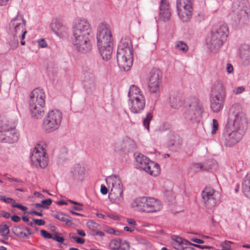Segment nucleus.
I'll use <instances>...</instances> for the list:
<instances>
[{"mask_svg": "<svg viewBox=\"0 0 250 250\" xmlns=\"http://www.w3.org/2000/svg\"><path fill=\"white\" fill-rule=\"evenodd\" d=\"M192 168L198 170L199 169L202 170H207V167L202 163H196L192 165Z\"/></svg>", "mask_w": 250, "mask_h": 250, "instance_id": "obj_45", "label": "nucleus"}, {"mask_svg": "<svg viewBox=\"0 0 250 250\" xmlns=\"http://www.w3.org/2000/svg\"><path fill=\"white\" fill-rule=\"evenodd\" d=\"M182 100L180 99L178 94L173 93H171L169 97V104L170 106L175 109H178L182 105Z\"/></svg>", "mask_w": 250, "mask_h": 250, "instance_id": "obj_29", "label": "nucleus"}, {"mask_svg": "<svg viewBox=\"0 0 250 250\" xmlns=\"http://www.w3.org/2000/svg\"><path fill=\"white\" fill-rule=\"evenodd\" d=\"M159 10V18L164 21L169 20L171 16V12L169 3L167 0H161Z\"/></svg>", "mask_w": 250, "mask_h": 250, "instance_id": "obj_20", "label": "nucleus"}, {"mask_svg": "<svg viewBox=\"0 0 250 250\" xmlns=\"http://www.w3.org/2000/svg\"><path fill=\"white\" fill-rule=\"evenodd\" d=\"M30 159L33 166L44 168L48 165V158L42 146L38 145L33 150Z\"/></svg>", "mask_w": 250, "mask_h": 250, "instance_id": "obj_12", "label": "nucleus"}, {"mask_svg": "<svg viewBox=\"0 0 250 250\" xmlns=\"http://www.w3.org/2000/svg\"><path fill=\"white\" fill-rule=\"evenodd\" d=\"M111 179L112 188L108 196L113 203L119 204L124 200L122 183L120 179L117 176L112 177Z\"/></svg>", "mask_w": 250, "mask_h": 250, "instance_id": "obj_13", "label": "nucleus"}, {"mask_svg": "<svg viewBox=\"0 0 250 250\" xmlns=\"http://www.w3.org/2000/svg\"><path fill=\"white\" fill-rule=\"evenodd\" d=\"M41 235L45 238L52 239L53 236L47 231L42 229L41 230Z\"/></svg>", "mask_w": 250, "mask_h": 250, "instance_id": "obj_49", "label": "nucleus"}, {"mask_svg": "<svg viewBox=\"0 0 250 250\" xmlns=\"http://www.w3.org/2000/svg\"><path fill=\"white\" fill-rule=\"evenodd\" d=\"M1 133L0 139L3 142L13 144L18 140L19 133L12 126L10 127V129L3 131Z\"/></svg>", "mask_w": 250, "mask_h": 250, "instance_id": "obj_18", "label": "nucleus"}, {"mask_svg": "<svg viewBox=\"0 0 250 250\" xmlns=\"http://www.w3.org/2000/svg\"><path fill=\"white\" fill-rule=\"evenodd\" d=\"M117 61L119 67L125 71L130 69L133 62V50L129 39H122L118 45Z\"/></svg>", "mask_w": 250, "mask_h": 250, "instance_id": "obj_2", "label": "nucleus"}, {"mask_svg": "<svg viewBox=\"0 0 250 250\" xmlns=\"http://www.w3.org/2000/svg\"><path fill=\"white\" fill-rule=\"evenodd\" d=\"M52 200L48 198L47 199L43 200L41 201L43 208H48V207L52 204Z\"/></svg>", "mask_w": 250, "mask_h": 250, "instance_id": "obj_46", "label": "nucleus"}, {"mask_svg": "<svg viewBox=\"0 0 250 250\" xmlns=\"http://www.w3.org/2000/svg\"><path fill=\"white\" fill-rule=\"evenodd\" d=\"M11 220L15 222H19L21 220V218L16 215H13L11 217Z\"/></svg>", "mask_w": 250, "mask_h": 250, "instance_id": "obj_61", "label": "nucleus"}, {"mask_svg": "<svg viewBox=\"0 0 250 250\" xmlns=\"http://www.w3.org/2000/svg\"><path fill=\"white\" fill-rule=\"evenodd\" d=\"M72 31V43L74 48L83 53L89 52L91 48L90 37L92 30L88 21L82 18L76 20Z\"/></svg>", "mask_w": 250, "mask_h": 250, "instance_id": "obj_1", "label": "nucleus"}, {"mask_svg": "<svg viewBox=\"0 0 250 250\" xmlns=\"http://www.w3.org/2000/svg\"><path fill=\"white\" fill-rule=\"evenodd\" d=\"M239 56L244 65L250 64V46L248 44H243L240 47Z\"/></svg>", "mask_w": 250, "mask_h": 250, "instance_id": "obj_24", "label": "nucleus"}, {"mask_svg": "<svg viewBox=\"0 0 250 250\" xmlns=\"http://www.w3.org/2000/svg\"><path fill=\"white\" fill-rule=\"evenodd\" d=\"M49 27L51 30L59 37L67 31V28L62 24L61 20L57 18L52 20Z\"/></svg>", "mask_w": 250, "mask_h": 250, "instance_id": "obj_21", "label": "nucleus"}, {"mask_svg": "<svg viewBox=\"0 0 250 250\" xmlns=\"http://www.w3.org/2000/svg\"><path fill=\"white\" fill-rule=\"evenodd\" d=\"M97 46L113 44V39L109 25L101 23L97 28Z\"/></svg>", "mask_w": 250, "mask_h": 250, "instance_id": "obj_10", "label": "nucleus"}, {"mask_svg": "<svg viewBox=\"0 0 250 250\" xmlns=\"http://www.w3.org/2000/svg\"><path fill=\"white\" fill-rule=\"evenodd\" d=\"M185 118L190 121L199 120L203 116V109L199 100L193 97L189 99L186 104Z\"/></svg>", "mask_w": 250, "mask_h": 250, "instance_id": "obj_7", "label": "nucleus"}, {"mask_svg": "<svg viewBox=\"0 0 250 250\" xmlns=\"http://www.w3.org/2000/svg\"><path fill=\"white\" fill-rule=\"evenodd\" d=\"M191 240L198 244H203L204 243V241L203 240L197 238H192Z\"/></svg>", "mask_w": 250, "mask_h": 250, "instance_id": "obj_63", "label": "nucleus"}, {"mask_svg": "<svg viewBox=\"0 0 250 250\" xmlns=\"http://www.w3.org/2000/svg\"><path fill=\"white\" fill-rule=\"evenodd\" d=\"M62 113L58 109L49 111L43 120V127L47 132L57 129L62 120Z\"/></svg>", "mask_w": 250, "mask_h": 250, "instance_id": "obj_8", "label": "nucleus"}, {"mask_svg": "<svg viewBox=\"0 0 250 250\" xmlns=\"http://www.w3.org/2000/svg\"><path fill=\"white\" fill-rule=\"evenodd\" d=\"M162 75L160 69L154 68L151 70L148 84L150 92L156 93L160 91Z\"/></svg>", "mask_w": 250, "mask_h": 250, "instance_id": "obj_15", "label": "nucleus"}, {"mask_svg": "<svg viewBox=\"0 0 250 250\" xmlns=\"http://www.w3.org/2000/svg\"><path fill=\"white\" fill-rule=\"evenodd\" d=\"M132 207L142 212L151 213L160 210L162 205L159 201L153 198L141 197L135 199Z\"/></svg>", "mask_w": 250, "mask_h": 250, "instance_id": "obj_5", "label": "nucleus"}, {"mask_svg": "<svg viewBox=\"0 0 250 250\" xmlns=\"http://www.w3.org/2000/svg\"><path fill=\"white\" fill-rule=\"evenodd\" d=\"M247 124V119L242 111L240 105L238 104H233L230 108L229 117L225 126L245 133Z\"/></svg>", "mask_w": 250, "mask_h": 250, "instance_id": "obj_4", "label": "nucleus"}, {"mask_svg": "<svg viewBox=\"0 0 250 250\" xmlns=\"http://www.w3.org/2000/svg\"><path fill=\"white\" fill-rule=\"evenodd\" d=\"M121 246V240L114 239L110 243V247L112 250H119Z\"/></svg>", "mask_w": 250, "mask_h": 250, "instance_id": "obj_39", "label": "nucleus"}, {"mask_svg": "<svg viewBox=\"0 0 250 250\" xmlns=\"http://www.w3.org/2000/svg\"><path fill=\"white\" fill-rule=\"evenodd\" d=\"M0 200L7 203H11L14 202V200L12 198L9 197L6 198L4 196H0Z\"/></svg>", "mask_w": 250, "mask_h": 250, "instance_id": "obj_52", "label": "nucleus"}, {"mask_svg": "<svg viewBox=\"0 0 250 250\" xmlns=\"http://www.w3.org/2000/svg\"><path fill=\"white\" fill-rule=\"evenodd\" d=\"M11 123L8 118L4 115H0V132L10 129Z\"/></svg>", "mask_w": 250, "mask_h": 250, "instance_id": "obj_34", "label": "nucleus"}, {"mask_svg": "<svg viewBox=\"0 0 250 250\" xmlns=\"http://www.w3.org/2000/svg\"><path fill=\"white\" fill-rule=\"evenodd\" d=\"M205 18V16L203 13H199L196 17H195V20L196 21L198 22H201L202 21H204Z\"/></svg>", "mask_w": 250, "mask_h": 250, "instance_id": "obj_51", "label": "nucleus"}, {"mask_svg": "<svg viewBox=\"0 0 250 250\" xmlns=\"http://www.w3.org/2000/svg\"><path fill=\"white\" fill-rule=\"evenodd\" d=\"M128 96L129 99L139 97V96H144L141 93L139 88L135 85L130 86Z\"/></svg>", "mask_w": 250, "mask_h": 250, "instance_id": "obj_35", "label": "nucleus"}, {"mask_svg": "<svg viewBox=\"0 0 250 250\" xmlns=\"http://www.w3.org/2000/svg\"><path fill=\"white\" fill-rule=\"evenodd\" d=\"M242 188L244 195L250 198V171L247 173L243 179Z\"/></svg>", "mask_w": 250, "mask_h": 250, "instance_id": "obj_30", "label": "nucleus"}, {"mask_svg": "<svg viewBox=\"0 0 250 250\" xmlns=\"http://www.w3.org/2000/svg\"><path fill=\"white\" fill-rule=\"evenodd\" d=\"M227 72L229 73L230 74V73H232L233 71V68L232 65L229 63L227 64Z\"/></svg>", "mask_w": 250, "mask_h": 250, "instance_id": "obj_62", "label": "nucleus"}, {"mask_svg": "<svg viewBox=\"0 0 250 250\" xmlns=\"http://www.w3.org/2000/svg\"><path fill=\"white\" fill-rule=\"evenodd\" d=\"M33 221L36 225L38 226H43L45 223V221L42 219H33Z\"/></svg>", "mask_w": 250, "mask_h": 250, "instance_id": "obj_53", "label": "nucleus"}, {"mask_svg": "<svg viewBox=\"0 0 250 250\" xmlns=\"http://www.w3.org/2000/svg\"><path fill=\"white\" fill-rule=\"evenodd\" d=\"M100 191L102 194L105 195L107 194L108 190L104 185H102Z\"/></svg>", "mask_w": 250, "mask_h": 250, "instance_id": "obj_58", "label": "nucleus"}, {"mask_svg": "<svg viewBox=\"0 0 250 250\" xmlns=\"http://www.w3.org/2000/svg\"><path fill=\"white\" fill-rule=\"evenodd\" d=\"M38 45L40 47L43 48L47 46L46 42L44 39H42L38 41Z\"/></svg>", "mask_w": 250, "mask_h": 250, "instance_id": "obj_54", "label": "nucleus"}, {"mask_svg": "<svg viewBox=\"0 0 250 250\" xmlns=\"http://www.w3.org/2000/svg\"><path fill=\"white\" fill-rule=\"evenodd\" d=\"M92 235L93 236L99 235L101 237H103V236H104V233L103 231H98L97 230L96 231L93 232V233H92Z\"/></svg>", "mask_w": 250, "mask_h": 250, "instance_id": "obj_60", "label": "nucleus"}, {"mask_svg": "<svg viewBox=\"0 0 250 250\" xmlns=\"http://www.w3.org/2000/svg\"><path fill=\"white\" fill-rule=\"evenodd\" d=\"M231 243L230 242H225L222 244V246L225 249V250H230L231 247L230 245V244Z\"/></svg>", "mask_w": 250, "mask_h": 250, "instance_id": "obj_56", "label": "nucleus"}, {"mask_svg": "<svg viewBox=\"0 0 250 250\" xmlns=\"http://www.w3.org/2000/svg\"><path fill=\"white\" fill-rule=\"evenodd\" d=\"M178 16L184 22H188L192 16L193 0H177Z\"/></svg>", "mask_w": 250, "mask_h": 250, "instance_id": "obj_11", "label": "nucleus"}, {"mask_svg": "<svg viewBox=\"0 0 250 250\" xmlns=\"http://www.w3.org/2000/svg\"><path fill=\"white\" fill-rule=\"evenodd\" d=\"M219 124L217 120L213 119L212 120V129L211 131L212 134H215L218 130Z\"/></svg>", "mask_w": 250, "mask_h": 250, "instance_id": "obj_44", "label": "nucleus"}, {"mask_svg": "<svg viewBox=\"0 0 250 250\" xmlns=\"http://www.w3.org/2000/svg\"><path fill=\"white\" fill-rule=\"evenodd\" d=\"M18 229V227H14L12 229L13 232L18 237H20L22 238H28V234L24 232L23 231H19L17 232V229Z\"/></svg>", "mask_w": 250, "mask_h": 250, "instance_id": "obj_42", "label": "nucleus"}, {"mask_svg": "<svg viewBox=\"0 0 250 250\" xmlns=\"http://www.w3.org/2000/svg\"><path fill=\"white\" fill-rule=\"evenodd\" d=\"M127 222L128 223V224L130 226V227H131L133 228H134V227L137 224L136 222L134 220H133L131 219H127Z\"/></svg>", "mask_w": 250, "mask_h": 250, "instance_id": "obj_59", "label": "nucleus"}, {"mask_svg": "<svg viewBox=\"0 0 250 250\" xmlns=\"http://www.w3.org/2000/svg\"><path fill=\"white\" fill-rule=\"evenodd\" d=\"M192 246L201 249H206L209 250V249H211L212 248V247L211 246H201V245H198V244H192Z\"/></svg>", "mask_w": 250, "mask_h": 250, "instance_id": "obj_57", "label": "nucleus"}, {"mask_svg": "<svg viewBox=\"0 0 250 250\" xmlns=\"http://www.w3.org/2000/svg\"><path fill=\"white\" fill-rule=\"evenodd\" d=\"M148 164L145 171L154 176L158 175L160 172L159 165L153 161H150Z\"/></svg>", "mask_w": 250, "mask_h": 250, "instance_id": "obj_31", "label": "nucleus"}, {"mask_svg": "<svg viewBox=\"0 0 250 250\" xmlns=\"http://www.w3.org/2000/svg\"><path fill=\"white\" fill-rule=\"evenodd\" d=\"M45 94L42 89H34L30 94L29 109L32 117L39 119L44 114Z\"/></svg>", "mask_w": 250, "mask_h": 250, "instance_id": "obj_3", "label": "nucleus"}, {"mask_svg": "<svg viewBox=\"0 0 250 250\" xmlns=\"http://www.w3.org/2000/svg\"><path fill=\"white\" fill-rule=\"evenodd\" d=\"M245 132L225 126L223 133L225 145L230 147L237 144L241 140Z\"/></svg>", "mask_w": 250, "mask_h": 250, "instance_id": "obj_14", "label": "nucleus"}, {"mask_svg": "<svg viewBox=\"0 0 250 250\" xmlns=\"http://www.w3.org/2000/svg\"><path fill=\"white\" fill-rule=\"evenodd\" d=\"M225 98L210 96V107L213 112L217 113L223 109Z\"/></svg>", "mask_w": 250, "mask_h": 250, "instance_id": "obj_23", "label": "nucleus"}, {"mask_svg": "<svg viewBox=\"0 0 250 250\" xmlns=\"http://www.w3.org/2000/svg\"><path fill=\"white\" fill-rule=\"evenodd\" d=\"M120 248L122 250H129L130 249V245L129 242L126 241H124V242H121V246Z\"/></svg>", "mask_w": 250, "mask_h": 250, "instance_id": "obj_47", "label": "nucleus"}, {"mask_svg": "<svg viewBox=\"0 0 250 250\" xmlns=\"http://www.w3.org/2000/svg\"><path fill=\"white\" fill-rule=\"evenodd\" d=\"M245 90V88L244 86H241L235 88L233 89V93L235 95H238L243 92Z\"/></svg>", "mask_w": 250, "mask_h": 250, "instance_id": "obj_48", "label": "nucleus"}, {"mask_svg": "<svg viewBox=\"0 0 250 250\" xmlns=\"http://www.w3.org/2000/svg\"><path fill=\"white\" fill-rule=\"evenodd\" d=\"M217 36L211 34L209 40L207 41L208 46L212 52H217L226 41V40L218 38Z\"/></svg>", "mask_w": 250, "mask_h": 250, "instance_id": "obj_19", "label": "nucleus"}, {"mask_svg": "<svg viewBox=\"0 0 250 250\" xmlns=\"http://www.w3.org/2000/svg\"><path fill=\"white\" fill-rule=\"evenodd\" d=\"M86 226L88 229L93 230V232L96 231L100 228V225L98 223L92 221H88L86 223Z\"/></svg>", "mask_w": 250, "mask_h": 250, "instance_id": "obj_40", "label": "nucleus"}, {"mask_svg": "<svg viewBox=\"0 0 250 250\" xmlns=\"http://www.w3.org/2000/svg\"><path fill=\"white\" fill-rule=\"evenodd\" d=\"M136 148L134 141L129 138H125L123 142L116 147L118 150H120L125 153L132 151Z\"/></svg>", "mask_w": 250, "mask_h": 250, "instance_id": "obj_22", "label": "nucleus"}, {"mask_svg": "<svg viewBox=\"0 0 250 250\" xmlns=\"http://www.w3.org/2000/svg\"><path fill=\"white\" fill-rule=\"evenodd\" d=\"M72 173L75 177L80 178L84 174L85 169L82 165L76 164L73 167Z\"/></svg>", "mask_w": 250, "mask_h": 250, "instance_id": "obj_36", "label": "nucleus"}, {"mask_svg": "<svg viewBox=\"0 0 250 250\" xmlns=\"http://www.w3.org/2000/svg\"><path fill=\"white\" fill-rule=\"evenodd\" d=\"M75 241L78 244H83L85 242L84 240L81 237H77V238H75Z\"/></svg>", "mask_w": 250, "mask_h": 250, "instance_id": "obj_64", "label": "nucleus"}, {"mask_svg": "<svg viewBox=\"0 0 250 250\" xmlns=\"http://www.w3.org/2000/svg\"><path fill=\"white\" fill-rule=\"evenodd\" d=\"M83 85L87 93H91L95 88V77L92 70L84 69L83 70Z\"/></svg>", "mask_w": 250, "mask_h": 250, "instance_id": "obj_16", "label": "nucleus"}, {"mask_svg": "<svg viewBox=\"0 0 250 250\" xmlns=\"http://www.w3.org/2000/svg\"><path fill=\"white\" fill-rule=\"evenodd\" d=\"M210 96L226 98V89L221 82L218 81L213 84Z\"/></svg>", "mask_w": 250, "mask_h": 250, "instance_id": "obj_25", "label": "nucleus"}, {"mask_svg": "<svg viewBox=\"0 0 250 250\" xmlns=\"http://www.w3.org/2000/svg\"><path fill=\"white\" fill-rule=\"evenodd\" d=\"M51 215L56 219L65 222V223L69 226L72 225V221L70 220V217H69L67 215L64 214L62 212L57 211L53 212L51 214Z\"/></svg>", "mask_w": 250, "mask_h": 250, "instance_id": "obj_32", "label": "nucleus"}, {"mask_svg": "<svg viewBox=\"0 0 250 250\" xmlns=\"http://www.w3.org/2000/svg\"><path fill=\"white\" fill-rule=\"evenodd\" d=\"M113 44L98 46L103 60L108 61L111 58Z\"/></svg>", "mask_w": 250, "mask_h": 250, "instance_id": "obj_27", "label": "nucleus"}, {"mask_svg": "<svg viewBox=\"0 0 250 250\" xmlns=\"http://www.w3.org/2000/svg\"><path fill=\"white\" fill-rule=\"evenodd\" d=\"M153 118L152 114L150 112L147 113L146 117L143 120V125L148 131L149 130V123Z\"/></svg>", "mask_w": 250, "mask_h": 250, "instance_id": "obj_38", "label": "nucleus"}, {"mask_svg": "<svg viewBox=\"0 0 250 250\" xmlns=\"http://www.w3.org/2000/svg\"><path fill=\"white\" fill-rule=\"evenodd\" d=\"M10 232L9 226L6 224L0 225V233L3 236V239L7 240L8 239V234Z\"/></svg>", "mask_w": 250, "mask_h": 250, "instance_id": "obj_37", "label": "nucleus"}, {"mask_svg": "<svg viewBox=\"0 0 250 250\" xmlns=\"http://www.w3.org/2000/svg\"><path fill=\"white\" fill-rule=\"evenodd\" d=\"M128 105L132 113L134 114L141 113L146 105L144 96H139L138 98L129 99Z\"/></svg>", "mask_w": 250, "mask_h": 250, "instance_id": "obj_17", "label": "nucleus"}, {"mask_svg": "<svg viewBox=\"0 0 250 250\" xmlns=\"http://www.w3.org/2000/svg\"><path fill=\"white\" fill-rule=\"evenodd\" d=\"M172 239L177 243L175 244L174 247L178 250L180 249L181 248V245L182 243L183 239L181 237L177 236H172Z\"/></svg>", "mask_w": 250, "mask_h": 250, "instance_id": "obj_43", "label": "nucleus"}, {"mask_svg": "<svg viewBox=\"0 0 250 250\" xmlns=\"http://www.w3.org/2000/svg\"><path fill=\"white\" fill-rule=\"evenodd\" d=\"M176 47L184 52H186L188 50V45L182 41L177 42L176 43Z\"/></svg>", "mask_w": 250, "mask_h": 250, "instance_id": "obj_41", "label": "nucleus"}, {"mask_svg": "<svg viewBox=\"0 0 250 250\" xmlns=\"http://www.w3.org/2000/svg\"><path fill=\"white\" fill-rule=\"evenodd\" d=\"M202 197L206 208L211 209L220 203L221 194L211 188L207 187L202 192Z\"/></svg>", "mask_w": 250, "mask_h": 250, "instance_id": "obj_9", "label": "nucleus"}, {"mask_svg": "<svg viewBox=\"0 0 250 250\" xmlns=\"http://www.w3.org/2000/svg\"><path fill=\"white\" fill-rule=\"evenodd\" d=\"M237 15V18L234 17L235 21H238L240 23H245L248 21L249 16L246 10L240 9H239L235 14Z\"/></svg>", "mask_w": 250, "mask_h": 250, "instance_id": "obj_33", "label": "nucleus"}, {"mask_svg": "<svg viewBox=\"0 0 250 250\" xmlns=\"http://www.w3.org/2000/svg\"><path fill=\"white\" fill-rule=\"evenodd\" d=\"M136 166L140 168L146 170V167L149 163V159L146 156L140 153V154H134Z\"/></svg>", "mask_w": 250, "mask_h": 250, "instance_id": "obj_26", "label": "nucleus"}, {"mask_svg": "<svg viewBox=\"0 0 250 250\" xmlns=\"http://www.w3.org/2000/svg\"><path fill=\"white\" fill-rule=\"evenodd\" d=\"M26 21L22 15L18 13L16 17L13 19L9 24V30L13 35L14 40L18 43V38L21 39V44H25L23 41L27 32L25 29Z\"/></svg>", "mask_w": 250, "mask_h": 250, "instance_id": "obj_6", "label": "nucleus"}, {"mask_svg": "<svg viewBox=\"0 0 250 250\" xmlns=\"http://www.w3.org/2000/svg\"><path fill=\"white\" fill-rule=\"evenodd\" d=\"M52 239L60 243H63L64 238L62 237L58 236L57 234L53 236Z\"/></svg>", "mask_w": 250, "mask_h": 250, "instance_id": "obj_55", "label": "nucleus"}, {"mask_svg": "<svg viewBox=\"0 0 250 250\" xmlns=\"http://www.w3.org/2000/svg\"><path fill=\"white\" fill-rule=\"evenodd\" d=\"M211 34L217 35V37L221 39L227 40L229 34V28L226 24H223L213 29Z\"/></svg>", "mask_w": 250, "mask_h": 250, "instance_id": "obj_28", "label": "nucleus"}, {"mask_svg": "<svg viewBox=\"0 0 250 250\" xmlns=\"http://www.w3.org/2000/svg\"><path fill=\"white\" fill-rule=\"evenodd\" d=\"M12 207L13 208H17L22 211H26L27 209V208L25 206H24L21 204H16L13 203L12 204Z\"/></svg>", "mask_w": 250, "mask_h": 250, "instance_id": "obj_50", "label": "nucleus"}]
</instances>
